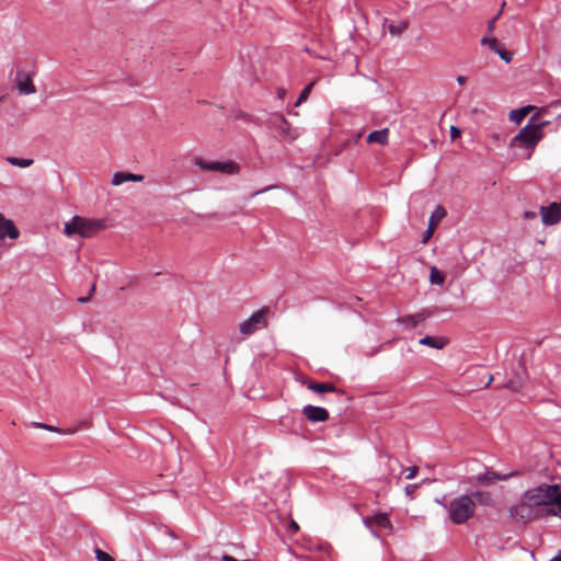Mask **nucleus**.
<instances>
[{
  "instance_id": "18",
  "label": "nucleus",
  "mask_w": 561,
  "mask_h": 561,
  "mask_svg": "<svg viewBox=\"0 0 561 561\" xmlns=\"http://www.w3.org/2000/svg\"><path fill=\"white\" fill-rule=\"evenodd\" d=\"M424 320V313L410 314L398 319V321L408 329H413L417 327Z\"/></svg>"
},
{
  "instance_id": "10",
  "label": "nucleus",
  "mask_w": 561,
  "mask_h": 561,
  "mask_svg": "<svg viewBox=\"0 0 561 561\" xmlns=\"http://www.w3.org/2000/svg\"><path fill=\"white\" fill-rule=\"evenodd\" d=\"M271 124L273 127L278 130L279 135L284 139H295L296 134L291 131L289 123L285 119L283 115L275 114L271 117Z\"/></svg>"
},
{
  "instance_id": "5",
  "label": "nucleus",
  "mask_w": 561,
  "mask_h": 561,
  "mask_svg": "<svg viewBox=\"0 0 561 561\" xmlns=\"http://www.w3.org/2000/svg\"><path fill=\"white\" fill-rule=\"evenodd\" d=\"M273 317L270 307H263L248 318V335L267 328L268 320Z\"/></svg>"
},
{
  "instance_id": "22",
  "label": "nucleus",
  "mask_w": 561,
  "mask_h": 561,
  "mask_svg": "<svg viewBox=\"0 0 561 561\" xmlns=\"http://www.w3.org/2000/svg\"><path fill=\"white\" fill-rule=\"evenodd\" d=\"M430 282L434 285L443 286L445 283V276L437 267L432 266L430 273Z\"/></svg>"
},
{
  "instance_id": "19",
  "label": "nucleus",
  "mask_w": 561,
  "mask_h": 561,
  "mask_svg": "<svg viewBox=\"0 0 561 561\" xmlns=\"http://www.w3.org/2000/svg\"><path fill=\"white\" fill-rule=\"evenodd\" d=\"M388 128H383L380 130H374L371 131L367 137V142H377L380 145H387L388 144Z\"/></svg>"
},
{
  "instance_id": "6",
  "label": "nucleus",
  "mask_w": 561,
  "mask_h": 561,
  "mask_svg": "<svg viewBox=\"0 0 561 561\" xmlns=\"http://www.w3.org/2000/svg\"><path fill=\"white\" fill-rule=\"evenodd\" d=\"M542 224L546 226L557 225L561 220V203H552L549 206H541L540 209Z\"/></svg>"
},
{
  "instance_id": "34",
  "label": "nucleus",
  "mask_w": 561,
  "mask_h": 561,
  "mask_svg": "<svg viewBox=\"0 0 561 561\" xmlns=\"http://www.w3.org/2000/svg\"><path fill=\"white\" fill-rule=\"evenodd\" d=\"M289 528L294 533H297L299 530V526L294 519L290 520Z\"/></svg>"
},
{
  "instance_id": "44",
  "label": "nucleus",
  "mask_w": 561,
  "mask_h": 561,
  "mask_svg": "<svg viewBox=\"0 0 561 561\" xmlns=\"http://www.w3.org/2000/svg\"><path fill=\"white\" fill-rule=\"evenodd\" d=\"M558 119H561V115L558 117Z\"/></svg>"
},
{
  "instance_id": "20",
  "label": "nucleus",
  "mask_w": 561,
  "mask_h": 561,
  "mask_svg": "<svg viewBox=\"0 0 561 561\" xmlns=\"http://www.w3.org/2000/svg\"><path fill=\"white\" fill-rule=\"evenodd\" d=\"M193 162L202 171L216 172L217 160H207L202 157H196Z\"/></svg>"
},
{
  "instance_id": "13",
  "label": "nucleus",
  "mask_w": 561,
  "mask_h": 561,
  "mask_svg": "<svg viewBox=\"0 0 561 561\" xmlns=\"http://www.w3.org/2000/svg\"><path fill=\"white\" fill-rule=\"evenodd\" d=\"M240 171L241 165L233 160H217L216 172L227 175H233L240 173Z\"/></svg>"
},
{
  "instance_id": "1",
  "label": "nucleus",
  "mask_w": 561,
  "mask_h": 561,
  "mask_svg": "<svg viewBox=\"0 0 561 561\" xmlns=\"http://www.w3.org/2000/svg\"><path fill=\"white\" fill-rule=\"evenodd\" d=\"M517 523L527 524L546 516L561 513V491L556 484H541L523 493L519 502L508 510Z\"/></svg>"
},
{
  "instance_id": "28",
  "label": "nucleus",
  "mask_w": 561,
  "mask_h": 561,
  "mask_svg": "<svg viewBox=\"0 0 561 561\" xmlns=\"http://www.w3.org/2000/svg\"><path fill=\"white\" fill-rule=\"evenodd\" d=\"M481 45H486L490 47V49H492L493 51L497 50L499 48V43H497V39L495 37H483L481 39Z\"/></svg>"
},
{
  "instance_id": "31",
  "label": "nucleus",
  "mask_w": 561,
  "mask_h": 561,
  "mask_svg": "<svg viewBox=\"0 0 561 561\" xmlns=\"http://www.w3.org/2000/svg\"><path fill=\"white\" fill-rule=\"evenodd\" d=\"M504 5H505V2H503V3H502V8H501L500 12L497 13V15H496V16H494L491 21H489V23H488V31H489L490 33H492V32L494 31L495 22H496V20L499 19V16L501 15L502 10H503V8H504Z\"/></svg>"
},
{
  "instance_id": "40",
  "label": "nucleus",
  "mask_w": 561,
  "mask_h": 561,
  "mask_svg": "<svg viewBox=\"0 0 561 561\" xmlns=\"http://www.w3.org/2000/svg\"><path fill=\"white\" fill-rule=\"evenodd\" d=\"M550 561H561V554L553 557Z\"/></svg>"
},
{
  "instance_id": "9",
  "label": "nucleus",
  "mask_w": 561,
  "mask_h": 561,
  "mask_svg": "<svg viewBox=\"0 0 561 561\" xmlns=\"http://www.w3.org/2000/svg\"><path fill=\"white\" fill-rule=\"evenodd\" d=\"M15 85L20 94L30 95L36 92L32 76L26 72L16 73Z\"/></svg>"
},
{
  "instance_id": "3",
  "label": "nucleus",
  "mask_w": 561,
  "mask_h": 561,
  "mask_svg": "<svg viewBox=\"0 0 561 561\" xmlns=\"http://www.w3.org/2000/svg\"><path fill=\"white\" fill-rule=\"evenodd\" d=\"M448 517L456 525H461L474 515L476 503L468 494H462L451 499L445 505Z\"/></svg>"
},
{
  "instance_id": "38",
  "label": "nucleus",
  "mask_w": 561,
  "mask_h": 561,
  "mask_svg": "<svg viewBox=\"0 0 561 561\" xmlns=\"http://www.w3.org/2000/svg\"><path fill=\"white\" fill-rule=\"evenodd\" d=\"M239 329L242 334L245 333V322L240 323Z\"/></svg>"
},
{
  "instance_id": "17",
  "label": "nucleus",
  "mask_w": 561,
  "mask_h": 561,
  "mask_svg": "<svg viewBox=\"0 0 561 561\" xmlns=\"http://www.w3.org/2000/svg\"><path fill=\"white\" fill-rule=\"evenodd\" d=\"M536 107L533 105L523 106L510 112L508 118L512 123L519 125L524 118Z\"/></svg>"
},
{
  "instance_id": "26",
  "label": "nucleus",
  "mask_w": 561,
  "mask_h": 561,
  "mask_svg": "<svg viewBox=\"0 0 561 561\" xmlns=\"http://www.w3.org/2000/svg\"><path fill=\"white\" fill-rule=\"evenodd\" d=\"M314 85V82H310L308 85L305 87V89L301 91L300 95L298 96L295 105L299 106L301 103L307 101L312 88Z\"/></svg>"
},
{
  "instance_id": "30",
  "label": "nucleus",
  "mask_w": 561,
  "mask_h": 561,
  "mask_svg": "<svg viewBox=\"0 0 561 561\" xmlns=\"http://www.w3.org/2000/svg\"><path fill=\"white\" fill-rule=\"evenodd\" d=\"M500 58L504 60L505 62H510L512 60V54L503 49L501 46H499L497 50H495Z\"/></svg>"
},
{
  "instance_id": "33",
  "label": "nucleus",
  "mask_w": 561,
  "mask_h": 561,
  "mask_svg": "<svg viewBox=\"0 0 561 561\" xmlns=\"http://www.w3.org/2000/svg\"><path fill=\"white\" fill-rule=\"evenodd\" d=\"M461 134L460 129L456 126H451L450 127V137L451 139H456L457 137H459Z\"/></svg>"
},
{
  "instance_id": "39",
  "label": "nucleus",
  "mask_w": 561,
  "mask_h": 561,
  "mask_svg": "<svg viewBox=\"0 0 561 561\" xmlns=\"http://www.w3.org/2000/svg\"><path fill=\"white\" fill-rule=\"evenodd\" d=\"M285 93H286V92H285V90H284V89H279V90H278V95H279V98H284Z\"/></svg>"
},
{
  "instance_id": "4",
  "label": "nucleus",
  "mask_w": 561,
  "mask_h": 561,
  "mask_svg": "<svg viewBox=\"0 0 561 561\" xmlns=\"http://www.w3.org/2000/svg\"><path fill=\"white\" fill-rule=\"evenodd\" d=\"M537 117L538 114L533 116L530 123L523 127L512 139V147L519 146L526 149H534L536 147L543 136L542 128L549 124L548 122L535 124Z\"/></svg>"
},
{
  "instance_id": "41",
  "label": "nucleus",
  "mask_w": 561,
  "mask_h": 561,
  "mask_svg": "<svg viewBox=\"0 0 561 561\" xmlns=\"http://www.w3.org/2000/svg\"><path fill=\"white\" fill-rule=\"evenodd\" d=\"M78 301L83 304V302L88 301V298L87 297H80V298H78Z\"/></svg>"
},
{
  "instance_id": "37",
  "label": "nucleus",
  "mask_w": 561,
  "mask_h": 561,
  "mask_svg": "<svg viewBox=\"0 0 561 561\" xmlns=\"http://www.w3.org/2000/svg\"><path fill=\"white\" fill-rule=\"evenodd\" d=\"M456 80L459 84H463L466 82L467 78L463 76H458Z\"/></svg>"
},
{
  "instance_id": "14",
  "label": "nucleus",
  "mask_w": 561,
  "mask_h": 561,
  "mask_svg": "<svg viewBox=\"0 0 561 561\" xmlns=\"http://www.w3.org/2000/svg\"><path fill=\"white\" fill-rule=\"evenodd\" d=\"M144 176L141 174H135L129 172H115L112 178V184L119 186L125 182H142Z\"/></svg>"
},
{
  "instance_id": "24",
  "label": "nucleus",
  "mask_w": 561,
  "mask_h": 561,
  "mask_svg": "<svg viewBox=\"0 0 561 561\" xmlns=\"http://www.w3.org/2000/svg\"><path fill=\"white\" fill-rule=\"evenodd\" d=\"M32 426L35 427V428H43V430H46V431H49V432L59 433V434H73V433H76V430L62 431V430H59L56 426L44 424V423H38V422L33 423Z\"/></svg>"
},
{
  "instance_id": "27",
  "label": "nucleus",
  "mask_w": 561,
  "mask_h": 561,
  "mask_svg": "<svg viewBox=\"0 0 561 561\" xmlns=\"http://www.w3.org/2000/svg\"><path fill=\"white\" fill-rule=\"evenodd\" d=\"M374 522L376 525L382 528L390 527V520L386 514H377L374 516Z\"/></svg>"
},
{
  "instance_id": "16",
  "label": "nucleus",
  "mask_w": 561,
  "mask_h": 561,
  "mask_svg": "<svg viewBox=\"0 0 561 561\" xmlns=\"http://www.w3.org/2000/svg\"><path fill=\"white\" fill-rule=\"evenodd\" d=\"M382 25L383 27H388V31L392 36H400L408 28L409 22L407 20H401L394 23L389 22L388 19H383Z\"/></svg>"
},
{
  "instance_id": "15",
  "label": "nucleus",
  "mask_w": 561,
  "mask_h": 561,
  "mask_svg": "<svg viewBox=\"0 0 561 561\" xmlns=\"http://www.w3.org/2000/svg\"><path fill=\"white\" fill-rule=\"evenodd\" d=\"M448 343V340L444 336H431L426 335L420 339L419 344L428 346L436 350H443Z\"/></svg>"
},
{
  "instance_id": "29",
  "label": "nucleus",
  "mask_w": 561,
  "mask_h": 561,
  "mask_svg": "<svg viewBox=\"0 0 561 561\" xmlns=\"http://www.w3.org/2000/svg\"><path fill=\"white\" fill-rule=\"evenodd\" d=\"M95 558L98 561H115L113 557L99 548L95 549Z\"/></svg>"
},
{
  "instance_id": "32",
  "label": "nucleus",
  "mask_w": 561,
  "mask_h": 561,
  "mask_svg": "<svg viewBox=\"0 0 561 561\" xmlns=\"http://www.w3.org/2000/svg\"><path fill=\"white\" fill-rule=\"evenodd\" d=\"M407 471H408V474H407L405 478L408 480H411V479L415 478V476H416V473L419 471V468L417 467H410V468L407 469Z\"/></svg>"
},
{
  "instance_id": "25",
  "label": "nucleus",
  "mask_w": 561,
  "mask_h": 561,
  "mask_svg": "<svg viewBox=\"0 0 561 561\" xmlns=\"http://www.w3.org/2000/svg\"><path fill=\"white\" fill-rule=\"evenodd\" d=\"M308 388L317 393L332 392L335 390L334 386L330 383H310Z\"/></svg>"
},
{
  "instance_id": "36",
  "label": "nucleus",
  "mask_w": 561,
  "mask_h": 561,
  "mask_svg": "<svg viewBox=\"0 0 561 561\" xmlns=\"http://www.w3.org/2000/svg\"><path fill=\"white\" fill-rule=\"evenodd\" d=\"M536 213L535 211H526L525 213V217L528 218V219H534L536 218Z\"/></svg>"
},
{
  "instance_id": "23",
  "label": "nucleus",
  "mask_w": 561,
  "mask_h": 561,
  "mask_svg": "<svg viewBox=\"0 0 561 561\" xmlns=\"http://www.w3.org/2000/svg\"><path fill=\"white\" fill-rule=\"evenodd\" d=\"M11 165L19 167V168H28L33 164V159H24V158H16V157H8L5 159Z\"/></svg>"
},
{
  "instance_id": "2",
  "label": "nucleus",
  "mask_w": 561,
  "mask_h": 561,
  "mask_svg": "<svg viewBox=\"0 0 561 561\" xmlns=\"http://www.w3.org/2000/svg\"><path fill=\"white\" fill-rule=\"evenodd\" d=\"M105 228L103 219L73 216L70 221L65 224L64 233L68 237L91 238Z\"/></svg>"
},
{
  "instance_id": "21",
  "label": "nucleus",
  "mask_w": 561,
  "mask_h": 561,
  "mask_svg": "<svg viewBox=\"0 0 561 561\" xmlns=\"http://www.w3.org/2000/svg\"><path fill=\"white\" fill-rule=\"evenodd\" d=\"M470 496L473 501L477 500L479 504L483 506H492L494 504L491 493L486 491H476Z\"/></svg>"
},
{
  "instance_id": "8",
  "label": "nucleus",
  "mask_w": 561,
  "mask_h": 561,
  "mask_svg": "<svg viewBox=\"0 0 561 561\" xmlns=\"http://www.w3.org/2000/svg\"><path fill=\"white\" fill-rule=\"evenodd\" d=\"M445 216H446L445 208L443 206L438 205L430 217L428 227L425 230L423 238H422L423 244L428 242V240L432 238V236L435 231V228L437 227V225L440 222V220Z\"/></svg>"
},
{
  "instance_id": "43",
  "label": "nucleus",
  "mask_w": 561,
  "mask_h": 561,
  "mask_svg": "<svg viewBox=\"0 0 561 561\" xmlns=\"http://www.w3.org/2000/svg\"><path fill=\"white\" fill-rule=\"evenodd\" d=\"M410 488H415V485H408V486H405L407 492H412V489H410Z\"/></svg>"
},
{
  "instance_id": "35",
  "label": "nucleus",
  "mask_w": 561,
  "mask_h": 561,
  "mask_svg": "<svg viewBox=\"0 0 561 561\" xmlns=\"http://www.w3.org/2000/svg\"><path fill=\"white\" fill-rule=\"evenodd\" d=\"M507 387H508L510 389H512L513 391H517V390L520 388V382H519V383H515V382H513V381H510V382L507 383Z\"/></svg>"
},
{
  "instance_id": "12",
  "label": "nucleus",
  "mask_w": 561,
  "mask_h": 561,
  "mask_svg": "<svg viewBox=\"0 0 561 561\" xmlns=\"http://www.w3.org/2000/svg\"><path fill=\"white\" fill-rule=\"evenodd\" d=\"M302 412L311 422H324L329 419V412L321 407L307 405L304 408Z\"/></svg>"
},
{
  "instance_id": "7",
  "label": "nucleus",
  "mask_w": 561,
  "mask_h": 561,
  "mask_svg": "<svg viewBox=\"0 0 561 561\" xmlns=\"http://www.w3.org/2000/svg\"><path fill=\"white\" fill-rule=\"evenodd\" d=\"M518 474L519 471H511L508 473L501 474L495 471L486 470L484 473L478 474L474 479L478 484L490 485L494 484L496 481H506L510 478L516 477Z\"/></svg>"
},
{
  "instance_id": "11",
  "label": "nucleus",
  "mask_w": 561,
  "mask_h": 561,
  "mask_svg": "<svg viewBox=\"0 0 561 561\" xmlns=\"http://www.w3.org/2000/svg\"><path fill=\"white\" fill-rule=\"evenodd\" d=\"M19 236L20 231L15 227L14 222L7 218L2 213H0V240L5 238L15 240L19 238Z\"/></svg>"
},
{
  "instance_id": "42",
  "label": "nucleus",
  "mask_w": 561,
  "mask_h": 561,
  "mask_svg": "<svg viewBox=\"0 0 561 561\" xmlns=\"http://www.w3.org/2000/svg\"><path fill=\"white\" fill-rule=\"evenodd\" d=\"M410 488H415V485H408V486H405L407 492H412V489H410Z\"/></svg>"
}]
</instances>
